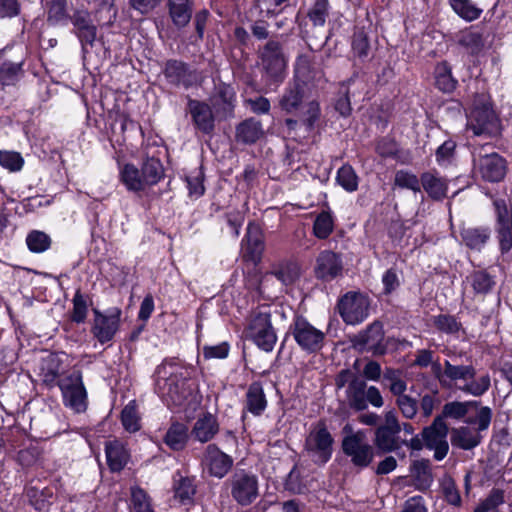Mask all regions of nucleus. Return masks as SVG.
<instances>
[{"label":"nucleus","mask_w":512,"mask_h":512,"mask_svg":"<svg viewBox=\"0 0 512 512\" xmlns=\"http://www.w3.org/2000/svg\"><path fill=\"white\" fill-rule=\"evenodd\" d=\"M59 389L66 406L71 407L76 412L86 410L88 395L80 370H73L69 375L63 377L60 380Z\"/></svg>","instance_id":"nucleus-15"},{"label":"nucleus","mask_w":512,"mask_h":512,"mask_svg":"<svg viewBox=\"0 0 512 512\" xmlns=\"http://www.w3.org/2000/svg\"><path fill=\"white\" fill-rule=\"evenodd\" d=\"M467 128L475 136L488 135L498 137L502 133L501 121L492 104L484 102L475 104L467 115Z\"/></svg>","instance_id":"nucleus-13"},{"label":"nucleus","mask_w":512,"mask_h":512,"mask_svg":"<svg viewBox=\"0 0 512 512\" xmlns=\"http://www.w3.org/2000/svg\"><path fill=\"white\" fill-rule=\"evenodd\" d=\"M450 442L455 448L461 450H472L482 442L480 432L471 429L469 426H460L450 430Z\"/></svg>","instance_id":"nucleus-39"},{"label":"nucleus","mask_w":512,"mask_h":512,"mask_svg":"<svg viewBox=\"0 0 512 512\" xmlns=\"http://www.w3.org/2000/svg\"><path fill=\"white\" fill-rule=\"evenodd\" d=\"M225 484L232 499L242 507L251 505L259 496L258 476L246 469L236 470Z\"/></svg>","instance_id":"nucleus-12"},{"label":"nucleus","mask_w":512,"mask_h":512,"mask_svg":"<svg viewBox=\"0 0 512 512\" xmlns=\"http://www.w3.org/2000/svg\"><path fill=\"white\" fill-rule=\"evenodd\" d=\"M474 410L476 413L475 415H467V417L464 419V423L467 424V426H476V431L482 432L489 428L493 412L492 409L489 406L482 405V402L479 401V405L475 407H471V411Z\"/></svg>","instance_id":"nucleus-52"},{"label":"nucleus","mask_w":512,"mask_h":512,"mask_svg":"<svg viewBox=\"0 0 512 512\" xmlns=\"http://www.w3.org/2000/svg\"><path fill=\"white\" fill-rule=\"evenodd\" d=\"M187 109L194 128L203 135H211L215 130L214 109L205 101L188 98Z\"/></svg>","instance_id":"nucleus-24"},{"label":"nucleus","mask_w":512,"mask_h":512,"mask_svg":"<svg viewBox=\"0 0 512 512\" xmlns=\"http://www.w3.org/2000/svg\"><path fill=\"white\" fill-rule=\"evenodd\" d=\"M264 136L261 120L249 117L239 122L235 127V141L244 145H253Z\"/></svg>","instance_id":"nucleus-33"},{"label":"nucleus","mask_w":512,"mask_h":512,"mask_svg":"<svg viewBox=\"0 0 512 512\" xmlns=\"http://www.w3.org/2000/svg\"><path fill=\"white\" fill-rule=\"evenodd\" d=\"M334 437L329 431L326 421H317L305 438L303 450L318 467L325 466L334 452Z\"/></svg>","instance_id":"nucleus-4"},{"label":"nucleus","mask_w":512,"mask_h":512,"mask_svg":"<svg viewBox=\"0 0 512 512\" xmlns=\"http://www.w3.org/2000/svg\"><path fill=\"white\" fill-rule=\"evenodd\" d=\"M202 465L210 477L223 479L232 470L234 459L215 443H209L203 452Z\"/></svg>","instance_id":"nucleus-19"},{"label":"nucleus","mask_w":512,"mask_h":512,"mask_svg":"<svg viewBox=\"0 0 512 512\" xmlns=\"http://www.w3.org/2000/svg\"><path fill=\"white\" fill-rule=\"evenodd\" d=\"M130 501L134 512H154L148 493L139 486L131 488Z\"/></svg>","instance_id":"nucleus-64"},{"label":"nucleus","mask_w":512,"mask_h":512,"mask_svg":"<svg viewBox=\"0 0 512 512\" xmlns=\"http://www.w3.org/2000/svg\"><path fill=\"white\" fill-rule=\"evenodd\" d=\"M309 91L310 88L288 82L278 100L280 110L288 115L296 114L305 104Z\"/></svg>","instance_id":"nucleus-29"},{"label":"nucleus","mask_w":512,"mask_h":512,"mask_svg":"<svg viewBox=\"0 0 512 512\" xmlns=\"http://www.w3.org/2000/svg\"><path fill=\"white\" fill-rule=\"evenodd\" d=\"M399 433V431L377 427L373 439L376 455L382 456L399 450L401 441Z\"/></svg>","instance_id":"nucleus-38"},{"label":"nucleus","mask_w":512,"mask_h":512,"mask_svg":"<svg viewBox=\"0 0 512 512\" xmlns=\"http://www.w3.org/2000/svg\"><path fill=\"white\" fill-rule=\"evenodd\" d=\"M457 156V143L452 138L445 140L435 151L436 163L442 168L455 165Z\"/></svg>","instance_id":"nucleus-56"},{"label":"nucleus","mask_w":512,"mask_h":512,"mask_svg":"<svg viewBox=\"0 0 512 512\" xmlns=\"http://www.w3.org/2000/svg\"><path fill=\"white\" fill-rule=\"evenodd\" d=\"M267 407L268 400L264 392L263 383L260 380L251 382L245 393L241 419H245L247 412L255 417H260L264 414Z\"/></svg>","instance_id":"nucleus-28"},{"label":"nucleus","mask_w":512,"mask_h":512,"mask_svg":"<svg viewBox=\"0 0 512 512\" xmlns=\"http://www.w3.org/2000/svg\"><path fill=\"white\" fill-rule=\"evenodd\" d=\"M432 323L435 329L440 333L456 338H459L460 333L466 335V329L455 315L448 313L435 315L432 317Z\"/></svg>","instance_id":"nucleus-49"},{"label":"nucleus","mask_w":512,"mask_h":512,"mask_svg":"<svg viewBox=\"0 0 512 512\" xmlns=\"http://www.w3.org/2000/svg\"><path fill=\"white\" fill-rule=\"evenodd\" d=\"M196 368L178 357H166L156 366L154 390L173 413L186 411L194 402L199 384Z\"/></svg>","instance_id":"nucleus-1"},{"label":"nucleus","mask_w":512,"mask_h":512,"mask_svg":"<svg viewBox=\"0 0 512 512\" xmlns=\"http://www.w3.org/2000/svg\"><path fill=\"white\" fill-rule=\"evenodd\" d=\"M167 9L173 25L183 29L192 19L194 0H167Z\"/></svg>","instance_id":"nucleus-37"},{"label":"nucleus","mask_w":512,"mask_h":512,"mask_svg":"<svg viewBox=\"0 0 512 512\" xmlns=\"http://www.w3.org/2000/svg\"><path fill=\"white\" fill-rule=\"evenodd\" d=\"M450 430L445 421H441L440 417H435L432 423L424 427L420 433L422 436L425 447L428 450L434 451V459L442 461L448 454L449 443L447 436Z\"/></svg>","instance_id":"nucleus-16"},{"label":"nucleus","mask_w":512,"mask_h":512,"mask_svg":"<svg viewBox=\"0 0 512 512\" xmlns=\"http://www.w3.org/2000/svg\"><path fill=\"white\" fill-rule=\"evenodd\" d=\"M298 118L288 117L284 120V126L291 134L298 127L303 126L307 133H312L319 125L322 117V109L318 99L306 102L299 112L294 114Z\"/></svg>","instance_id":"nucleus-20"},{"label":"nucleus","mask_w":512,"mask_h":512,"mask_svg":"<svg viewBox=\"0 0 512 512\" xmlns=\"http://www.w3.org/2000/svg\"><path fill=\"white\" fill-rule=\"evenodd\" d=\"M414 486L417 490L425 492L433 483L431 463L428 459L415 460L411 465Z\"/></svg>","instance_id":"nucleus-46"},{"label":"nucleus","mask_w":512,"mask_h":512,"mask_svg":"<svg viewBox=\"0 0 512 512\" xmlns=\"http://www.w3.org/2000/svg\"><path fill=\"white\" fill-rule=\"evenodd\" d=\"M400 152V144L390 135L381 136L375 141V153L382 159H394L404 164L406 161L401 159Z\"/></svg>","instance_id":"nucleus-50"},{"label":"nucleus","mask_w":512,"mask_h":512,"mask_svg":"<svg viewBox=\"0 0 512 512\" xmlns=\"http://www.w3.org/2000/svg\"><path fill=\"white\" fill-rule=\"evenodd\" d=\"M421 188L435 201H442L447 197L449 183L445 177L439 175L436 170L426 171L420 175Z\"/></svg>","instance_id":"nucleus-34"},{"label":"nucleus","mask_w":512,"mask_h":512,"mask_svg":"<svg viewBox=\"0 0 512 512\" xmlns=\"http://www.w3.org/2000/svg\"><path fill=\"white\" fill-rule=\"evenodd\" d=\"M336 183L341 186L346 192L352 193L358 190L359 177L349 163L343 164L336 173Z\"/></svg>","instance_id":"nucleus-58"},{"label":"nucleus","mask_w":512,"mask_h":512,"mask_svg":"<svg viewBox=\"0 0 512 512\" xmlns=\"http://www.w3.org/2000/svg\"><path fill=\"white\" fill-rule=\"evenodd\" d=\"M220 425L215 415L210 412H204L195 421L191 436L200 443H208L219 433Z\"/></svg>","instance_id":"nucleus-31"},{"label":"nucleus","mask_w":512,"mask_h":512,"mask_svg":"<svg viewBox=\"0 0 512 512\" xmlns=\"http://www.w3.org/2000/svg\"><path fill=\"white\" fill-rule=\"evenodd\" d=\"M343 432H349V434L344 435L341 442L343 454L350 458L353 466L359 469L369 467L374 460L376 450L365 441L364 433L361 431L352 432V428L348 424L344 426Z\"/></svg>","instance_id":"nucleus-8"},{"label":"nucleus","mask_w":512,"mask_h":512,"mask_svg":"<svg viewBox=\"0 0 512 512\" xmlns=\"http://www.w3.org/2000/svg\"><path fill=\"white\" fill-rule=\"evenodd\" d=\"M163 151L149 149L142 157L139 167L134 163H125L119 169V181L128 192L140 193L159 184L166 176L161 156Z\"/></svg>","instance_id":"nucleus-2"},{"label":"nucleus","mask_w":512,"mask_h":512,"mask_svg":"<svg viewBox=\"0 0 512 512\" xmlns=\"http://www.w3.org/2000/svg\"><path fill=\"white\" fill-rule=\"evenodd\" d=\"M246 339L252 341L259 349L271 352L276 344L277 335L271 321V312H255L244 330Z\"/></svg>","instance_id":"nucleus-10"},{"label":"nucleus","mask_w":512,"mask_h":512,"mask_svg":"<svg viewBox=\"0 0 512 512\" xmlns=\"http://www.w3.org/2000/svg\"><path fill=\"white\" fill-rule=\"evenodd\" d=\"M90 305H92V297L83 293L81 288H77L72 298V309L68 313L70 322L75 324L85 323Z\"/></svg>","instance_id":"nucleus-45"},{"label":"nucleus","mask_w":512,"mask_h":512,"mask_svg":"<svg viewBox=\"0 0 512 512\" xmlns=\"http://www.w3.org/2000/svg\"><path fill=\"white\" fill-rule=\"evenodd\" d=\"M334 230V218L330 211H321L313 222V234L320 240L327 239Z\"/></svg>","instance_id":"nucleus-60"},{"label":"nucleus","mask_w":512,"mask_h":512,"mask_svg":"<svg viewBox=\"0 0 512 512\" xmlns=\"http://www.w3.org/2000/svg\"><path fill=\"white\" fill-rule=\"evenodd\" d=\"M448 2L452 10L467 22L477 20L483 12L471 0H448Z\"/></svg>","instance_id":"nucleus-59"},{"label":"nucleus","mask_w":512,"mask_h":512,"mask_svg":"<svg viewBox=\"0 0 512 512\" xmlns=\"http://www.w3.org/2000/svg\"><path fill=\"white\" fill-rule=\"evenodd\" d=\"M105 454L107 465L113 473L121 472L130 460L129 451L118 441L107 442Z\"/></svg>","instance_id":"nucleus-42"},{"label":"nucleus","mask_w":512,"mask_h":512,"mask_svg":"<svg viewBox=\"0 0 512 512\" xmlns=\"http://www.w3.org/2000/svg\"><path fill=\"white\" fill-rule=\"evenodd\" d=\"M263 78L270 85L282 83L286 76L287 63L283 54L282 45L275 40L268 41L259 53Z\"/></svg>","instance_id":"nucleus-11"},{"label":"nucleus","mask_w":512,"mask_h":512,"mask_svg":"<svg viewBox=\"0 0 512 512\" xmlns=\"http://www.w3.org/2000/svg\"><path fill=\"white\" fill-rule=\"evenodd\" d=\"M289 335L293 337L298 347L308 354L317 353L324 347L325 333L301 314L294 315L285 339Z\"/></svg>","instance_id":"nucleus-7"},{"label":"nucleus","mask_w":512,"mask_h":512,"mask_svg":"<svg viewBox=\"0 0 512 512\" xmlns=\"http://www.w3.org/2000/svg\"><path fill=\"white\" fill-rule=\"evenodd\" d=\"M24 61L12 62L4 61L0 65V86L4 90L6 87L16 86L24 77Z\"/></svg>","instance_id":"nucleus-47"},{"label":"nucleus","mask_w":512,"mask_h":512,"mask_svg":"<svg viewBox=\"0 0 512 512\" xmlns=\"http://www.w3.org/2000/svg\"><path fill=\"white\" fill-rule=\"evenodd\" d=\"M69 23L73 28L71 32L79 40L82 50L92 48L97 38V26L95 25L91 13L87 9H74Z\"/></svg>","instance_id":"nucleus-21"},{"label":"nucleus","mask_w":512,"mask_h":512,"mask_svg":"<svg viewBox=\"0 0 512 512\" xmlns=\"http://www.w3.org/2000/svg\"><path fill=\"white\" fill-rule=\"evenodd\" d=\"M189 441V428L186 424L175 421L170 424L164 437L163 442L172 451H182Z\"/></svg>","instance_id":"nucleus-43"},{"label":"nucleus","mask_w":512,"mask_h":512,"mask_svg":"<svg viewBox=\"0 0 512 512\" xmlns=\"http://www.w3.org/2000/svg\"><path fill=\"white\" fill-rule=\"evenodd\" d=\"M317 70L309 54H300L293 65V78L291 82L310 88L316 78Z\"/></svg>","instance_id":"nucleus-35"},{"label":"nucleus","mask_w":512,"mask_h":512,"mask_svg":"<svg viewBox=\"0 0 512 512\" xmlns=\"http://www.w3.org/2000/svg\"><path fill=\"white\" fill-rule=\"evenodd\" d=\"M140 416L135 400L129 401L121 410L120 421L125 431L136 433L141 429Z\"/></svg>","instance_id":"nucleus-57"},{"label":"nucleus","mask_w":512,"mask_h":512,"mask_svg":"<svg viewBox=\"0 0 512 512\" xmlns=\"http://www.w3.org/2000/svg\"><path fill=\"white\" fill-rule=\"evenodd\" d=\"M47 23L50 26H66L71 14L68 13L67 0H50L47 2Z\"/></svg>","instance_id":"nucleus-51"},{"label":"nucleus","mask_w":512,"mask_h":512,"mask_svg":"<svg viewBox=\"0 0 512 512\" xmlns=\"http://www.w3.org/2000/svg\"><path fill=\"white\" fill-rule=\"evenodd\" d=\"M183 180L186 183L190 198L198 199L205 194V172L203 165L193 169L188 175L183 177Z\"/></svg>","instance_id":"nucleus-54"},{"label":"nucleus","mask_w":512,"mask_h":512,"mask_svg":"<svg viewBox=\"0 0 512 512\" xmlns=\"http://www.w3.org/2000/svg\"><path fill=\"white\" fill-rule=\"evenodd\" d=\"M62 368V361L56 354H50L43 359L39 376L42 381V385L47 389H53L59 387Z\"/></svg>","instance_id":"nucleus-40"},{"label":"nucleus","mask_w":512,"mask_h":512,"mask_svg":"<svg viewBox=\"0 0 512 512\" xmlns=\"http://www.w3.org/2000/svg\"><path fill=\"white\" fill-rule=\"evenodd\" d=\"M479 405V400L467 401H450L443 405L441 413L436 417H440L441 421L452 419L455 421H463L471 411V407Z\"/></svg>","instance_id":"nucleus-44"},{"label":"nucleus","mask_w":512,"mask_h":512,"mask_svg":"<svg viewBox=\"0 0 512 512\" xmlns=\"http://www.w3.org/2000/svg\"><path fill=\"white\" fill-rule=\"evenodd\" d=\"M491 228L489 226L461 227L459 234L461 242L469 250L481 252L491 239Z\"/></svg>","instance_id":"nucleus-32"},{"label":"nucleus","mask_w":512,"mask_h":512,"mask_svg":"<svg viewBox=\"0 0 512 512\" xmlns=\"http://www.w3.org/2000/svg\"><path fill=\"white\" fill-rule=\"evenodd\" d=\"M162 74L167 84L174 88H191L196 80L195 71L191 66L179 59H168L165 61Z\"/></svg>","instance_id":"nucleus-23"},{"label":"nucleus","mask_w":512,"mask_h":512,"mask_svg":"<svg viewBox=\"0 0 512 512\" xmlns=\"http://www.w3.org/2000/svg\"><path fill=\"white\" fill-rule=\"evenodd\" d=\"M171 490L175 503L187 508L193 507L196 504L198 493L197 477L189 474L187 471L178 469L172 475Z\"/></svg>","instance_id":"nucleus-17"},{"label":"nucleus","mask_w":512,"mask_h":512,"mask_svg":"<svg viewBox=\"0 0 512 512\" xmlns=\"http://www.w3.org/2000/svg\"><path fill=\"white\" fill-rule=\"evenodd\" d=\"M25 243L31 253L41 254L51 248L52 238L42 230L32 229L27 233Z\"/></svg>","instance_id":"nucleus-55"},{"label":"nucleus","mask_w":512,"mask_h":512,"mask_svg":"<svg viewBox=\"0 0 512 512\" xmlns=\"http://www.w3.org/2000/svg\"><path fill=\"white\" fill-rule=\"evenodd\" d=\"M433 86L443 94H453L459 86L458 79L453 74L452 64L448 60L435 63L432 71Z\"/></svg>","instance_id":"nucleus-30"},{"label":"nucleus","mask_w":512,"mask_h":512,"mask_svg":"<svg viewBox=\"0 0 512 512\" xmlns=\"http://www.w3.org/2000/svg\"><path fill=\"white\" fill-rule=\"evenodd\" d=\"M93 322L90 332L101 345L113 341L121 326L122 309L117 306L101 311L93 308Z\"/></svg>","instance_id":"nucleus-14"},{"label":"nucleus","mask_w":512,"mask_h":512,"mask_svg":"<svg viewBox=\"0 0 512 512\" xmlns=\"http://www.w3.org/2000/svg\"><path fill=\"white\" fill-rule=\"evenodd\" d=\"M40 482L34 484L33 481H30L27 483L24 487V495L28 504L37 512H49L57 500L56 487L54 485L42 487Z\"/></svg>","instance_id":"nucleus-26"},{"label":"nucleus","mask_w":512,"mask_h":512,"mask_svg":"<svg viewBox=\"0 0 512 512\" xmlns=\"http://www.w3.org/2000/svg\"><path fill=\"white\" fill-rule=\"evenodd\" d=\"M482 192L492 200L494 232L498 249L502 255L508 254L512 250V202L495 197L494 193L488 188L482 190Z\"/></svg>","instance_id":"nucleus-5"},{"label":"nucleus","mask_w":512,"mask_h":512,"mask_svg":"<svg viewBox=\"0 0 512 512\" xmlns=\"http://www.w3.org/2000/svg\"><path fill=\"white\" fill-rule=\"evenodd\" d=\"M210 102L218 118L226 120L234 117L237 104L235 88L231 84L220 81L215 85Z\"/></svg>","instance_id":"nucleus-22"},{"label":"nucleus","mask_w":512,"mask_h":512,"mask_svg":"<svg viewBox=\"0 0 512 512\" xmlns=\"http://www.w3.org/2000/svg\"><path fill=\"white\" fill-rule=\"evenodd\" d=\"M243 260L258 265L262 261L265 249L264 235L259 226L248 223L246 233L241 241Z\"/></svg>","instance_id":"nucleus-25"},{"label":"nucleus","mask_w":512,"mask_h":512,"mask_svg":"<svg viewBox=\"0 0 512 512\" xmlns=\"http://www.w3.org/2000/svg\"><path fill=\"white\" fill-rule=\"evenodd\" d=\"M354 345L371 353L374 357H381L387 353L385 332L382 322L375 320L355 338Z\"/></svg>","instance_id":"nucleus-18"},{"label":"nucleus","mask_w":512,"mask_h":512,"mask_svg":"<svg viewBox=\"0 0 512 512\" xmlns=\"http://www.w3.org/2000/svg\"><path fill=\"white\" fill-rule=\"evenodd\" d=\"M366 388L367 383L364 379H355L347 386L346 398L352 410L364 411L367 409Z\"/></svg>","instance_id":"nucleus-48"},{"label":"nucleus","mask_w":512,"mask_h":512,"mask_svg":"<svg viewBox=\"0 0 512 512\" xmlns=\"http://www.w3.org/2000/svg\"><path fill=\"white\" fill-rule=\"evenodd\" d=\"M444 375L450 381L449 383H457L463 381L464 385L459 386V389L465 394L474 397L483 396L491 387V377L488 372L476 378L477 370L472 364L469 365H454L450 361H444Z\"/></svg>","instance_id":"nucleus-3"},{"label":"nucleus","mask_w":512,"mask_h":512,"mask_svg":"<svg viewBox=\"0 0 512 512\" xmlns=\"http://www.w3.org/2000/svg\"><path fill=\"white\" fill-rule=\"evenodd\" d=\"M457 43L473 58H478L485 49L483 33L478 31L474 26L460 31L457 36Z\"/></svg>","instance_id":"nucleus-36"},{"label":"nucleus","mask_w":512,"mask_h":512,"mask_svg":"<svg viewBox=\"0 0 512 512\" xmlns=\"http://www.w3.org/2000/svg\"><path fill=\"white\" fill-rule=\"evenodd\" d=\"M467 280L471 284L474 293L480 295L489 294L496 284L494 276L485 269L474 270L467 277Z\"/></svg>","instance_id":"nucleus-53"},{"label":"nucleus","mask_w":512,"mask_h":512,"mask_svg":"<svg viewBox=\"0 0 512 512\" xmlns=\"http://www.w3.org/2000/svg\"><path fill=\"white\" fill-rule=\"evenodd\" d=\"M342 271L343 262L339 254L331 250L320 252L314 268L315 276L318 280L330 282L342 275Z\"/></svg>","instance_id":"nucleus-27"},{"label":"nucleus","mask_w":512,"mask_h":512,"mask_svg":"<svg viewBox=\"0 0 512 512\" xmlns=\"http://www.w3.org/2000/svg\"><path fill=\"white\" fill-rule=\"evenodd\" d=\"M25 165V160L20 152L0 150V166L10 173L20 172Z\"/></svg>","instance_id":"nucleus-63"},{"label":"nucleus","mask_w":512,"mask_h":512,"mask_svg":"<svg viewBox=\"0 0 512 512\" xmlns=\"http://www.w3.org/2000/svg\"><path fill=\"white\" fill-rule=\"evenodd\" d=\"M351 53L355 59L364 64L371 57L369 33L364 26H355L351 36Z\"/></svg>","instance_id":"nucleus-41"},{"label":"nucleus","mask_w":512,"mask_h":512,"mask_svg":"<svg viewBox=\"0 0 512 512\" xmlns=\"http://www.w3.org/2000/svg\"><path fill=\"white\" fill-rule=\"evenodd\" d=\"M505 503V492L500 488H492L487 497L479 502L473 512H498L499 506Z\"/></svg>","instance_id":"nucleus-61"},{"label":"nucleus","mask_w":512,"mask_h":512,"mask_svg":"<svg viewBox=\"0 0 512 512\" xmlns=\"http://www.w3.org/2000/svg\"><path fill=\"white\" fill-rule=\"evenodd\" d=\"M272 274L283 284H293L300 277V267L296 262L285 261L274 268Z\"/></svg>","instance_id":"nucleus-62"},{"label":"nucleus","mask_w":512,"mask_h":512,"mask_svg":"<svg viewBox=\"0 0 512 512\" xmlns=\"http://www.w3.org/2000/svg\"><path fill=\"white\" fill-rule=\"evenodd\" d=\"M371 300L361 291H348L337 300L336 310L347 325H358L369 316Z\"/></svg>","instance_id":"nucleus-9"},{"label":"nucleus","mask_w":512,"mask_h":512,"mask_svg":"<svg viewBox=\"0 0 512 512\" xmlns=\"http://www.w3.org/2000/svg\"><path fill=\"white\" fill-rule=\"evenodd\" d=\"M473 173L488 184L503 183L509 173V162L498 152H479L473 155Z\"/></svg>","instance_id":"nucleus-6"}]
</instances>
